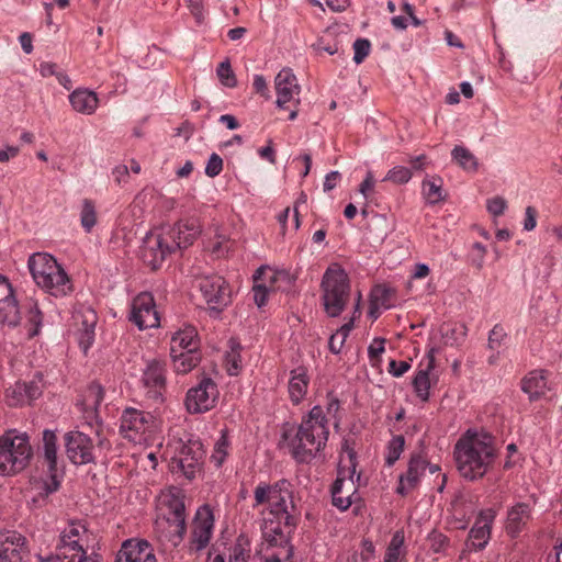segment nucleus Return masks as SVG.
<instances>
[{"label": "nucleus", "mask_w": 562, "mask_h": 562, "mask_svg": "<svg viewBox=\"0 0 562 562\" xmlns=\"http://www.w3.org/2000/svg\"><path fill=\"white\" fill-rule=\"evenodd\" d=\"M252 507L267 505L263 513L262 538L258 551L262 562H285L292 557L289 533L295 527L299 510L294 504L292 485L286 480L274 484L259 483L254 490Z\"/></svg>", "instance_id": "1"}, {"label": "nucleus", "mask_w": 562, "mask_h": 562, "mask_svg": "<svg viewBox=\"0 0 562 562\" xmlns=\"http://www.w3.org/2000/svg\"><path fill=\"white\" fill-rule=\"evenodd\" d=\"M453 458L463 479L477 481L484 477L495 463V439L483 429L470 428L454 443Z\"/></svg>", "instance_id": "2"}, {"label": "nucleus", "mask_w": 562, "mask_h": 562, "mask_svg": "<svg viewBox=\"0 0 562 562\" xmlns=\"http://www.w3.org/2000/svg\"><path fill=\"white\" fill-rule=\"evenodd\" d=\"M201 233L198 220L180 221L173 225L156 227L143 238V263L153 271L165 261L167 255L177 248H187Z\"/></svg>", "instance_id": "3"}, {"label": "nucleus", "mask_w": 562, "mask_h": 562, "mask_svg": "<svg viewBox=\"0 0 562 562\" xmlns=\"http://www.w3.org/2000/svg\"><path fill=\"white\" fill-rule=\"evenodd\" d=\"M328 436V422L324 409L316 405L302 418L296 430L292 428L283 431L282 442L297 462L305 463L325 448Z\"/></svg>", "instance_id": "4"}, {"label": "nucleus", "mask_w": 562, "mask_h": 562, "mask_svg": "<svg viewBox=\"0 0 562 562\" xmlns=\"http://www.w3.org/2000/svg\"><path fill=\"white\" fill-rule=\"evenodd\" d=\"M186 494L176 486L157 497L155 530L161 539L178 546L187 532Z\"/></svg>", "instance_id": "5"}, {"label": "nucleus", "mask_w": 562, "mask_h": 562, "mask_svg": "<svg viewBox=\"0 0 562 562\" xmlns=\"http://www.w3.org/2000/svg\"><path fill=\"white\" fill-rule=\"evenodd\" d=\"M29 268L36 284L54 296L71 292L72 284L65 270L48 254H34L29 259Z\"/></svg>", "instance_id": "6"}, {"label": "nucleus", "mask_w": 562, "mask_h": 562, "mask_svg": "<svg viewBox=\"0 0 562 562\" xmlns=\"http://www.w3.org/2000/svg\"><path fill=\"white\" fill-rule=\"evenodd\" d=\"M322 301L329 317L339 316L350 297V281L347 272L338 263L330 265L322 279Z\"/></svg>", "instance_id": "7"}, {"label": "nucleus", "mask_w": 562, "mask_h": 562, "mask_svg": "<svg viewBox=\"0 0 562 562\" xmlns=\"http://www.w3.org/2000/svg\"><path fill=\"white\" fill-rule=\"evenodd\" d=\"M33 451L26 434L15 429L5 431L0 437V474L12 475L24 470Z\"/></svg>", "instance_id": "8"}, {"label": "nucleus", "mask_w": 562, "mask_h": 562, "mask_svg": "<svg viewBox=\"0 0 562 562\" xmlns=\"http://www.w3.org/2000/svg\"><path fill=\"white\" fill-rule=\"evenodd\" d=\"M88 529L79 520L70 521L60 532V541L56 547V559L68 562H87Z\"/></svg>", "instance_id": "9"}, {"label": "nucleus", "mask_w": 562, "mask_h": 562, "mask_svg": "<svg viewBox=\"0 0 562 562\" xmlns=\"http://www.w3.org/2000/svg\"><path fill=\"white\" fill-rule=\"evenodd\" d=\"M204 450L198 439L180 440L171 459V469L186 479L193 480L202 471Z\"/></svg>", "instance_id": "10"}, {"label": "nucleus", "mask_w": 562, "mask_h": 562, "mask_svg": "<svg viewBox=\"0 0 562 562\" xmlns=\"http://www.w3.org/2000/svg\"><path fill=\"white\" fill-rule=\"evenodd\" d=\"M196 282L210 311L217 314L232 302V290L223 277L203 276Z\"/></svg>", "instance_id": "11"}, {"label": "nucleus", "mask_w": 562, "mask_h": 562, "mask_svg": "<svg viewBox=\"0 0 562 562\" xmlns=\"http://www.w3.org/2000/svg\"><path fill=\"white\" fill-rule=\"evenodd\" d=\"M215 517L209 504L200 506L193 517L189 541L190 552L198 553L205 550L213 536Z\"/></svg>", "instance_id": "12"}, {"label": "nucleus", "mask_w": 562, "mask_h": 562, "mask_svg": "<svg viewBox=\"0 0 562 562\" xmlns=\"http://www.w3.org/2000/svg\"><path fill=\"white\" fill-rule=\"evenodd\" d=\"M350 467L347 471L339 470L331 486V503L340 512L347 510L357 499V484L353 480L356 463L352 452H349Z\"/></svg>", "instance_id": "13"}, {"label": "nucleus", "mask_w": 562, "mask_h": 562, "mask_svg": "<svg viewBox=\"0 0 562 562\" xmlns=\"http://www.w3.org/2000/svg\"><path fill=\"white\" fill-rule=\"evenodd\" d=\"M220 392L211 378H203L198 385L188 390L184 405L190 414H202L213 409Z\"/></svg>", "instance_id": "14"}, {"label": "nucleus", "mask_w": 562, "mask_h": 562, "mask_svg": "<svg viewBox=\"0 0 562 562\" xmlns=\"http://www.w3.org/2000/svg\"><path fill=\"white\" fill-rule=\"evenodd\" d=\"M166 363L159 359L147 362L143 371V387L146 390V397L154 404L164 402L166 392Z\"/></svg>", "instance_id": "15"}, {"label": "nucleus", "mask_w": 562, "mask_h": 562, "mask_svg": "<svg viewBox=\"0 0 562 562\" xmlns=\"http://www.w3.org/2000/svg\"><path fill=\"white\" fill-rule=\"evenodd\" d=\"M276 105L278 109H290L289 103L301 104V86L289 67L282 68L274 77Z\"/></svg>", "instance_id": "16"}, {"label": "nucleus", "mask_w": 562, "mask_h": 562, "mask_svg": "<svg viewBox=\"0 0 562 562\" xmlns=\"http://www.w3.org/2000/svg\"><path fill=\"white\" fill-rule=\"evenodd\" d=\"M436 367V349L430 348L425 358L418 364L412 381L417 398L426 403L430 398V389L437 384L438 378L432 373Z\"/></svg>", "instance_id": "17"}, {"label": "nucleus", "mask_w": 562, "mask_h": 562, "mask_svg": "<svg viewBox=\"0 0 562 562\" xmlns=\"http://www.w3.org/2000/svg\"><path fill=\"white\" fill-rule=\"evenodd\" d=\"M30 558L26 538L15 530L0 531V561L21 562Z\"/></svg>", "instance_id": "18"}, {"label": "nucleus", "mask_w": 562, "mask_h": 562, "mask_svg": "<svg viewBox=\"0 0 562 562\" xmlns=\"http://www.w3.org/2000/svg\"><path fill=\"white\" fill-rule=\"evenodd\" d=\"M66 453L75 464H88L94 461L92 440L81 431L65 435Z\"/></svg>", "instance_id": "19"}, {"label": "nucleus", "mask_w": 562, "mask_h": 562, "mask_svg": "<svg viewBox=\"0 0 562 562\" xmlns=\"http://www.w3.org/2000/svg\"><path fill=\"white\" fill-rule=\"evenodd\" d=\"M285 274L280 271H276L270 267H260L255 276V284L252 286L254 301L258 307L263 306L267 303L268 295L271 291L276 290L274 283Z\"/></svg>", "instance_id": "20"}, {"label": "nucleus", "mask_w": 562, "mask_h": 562, "mask_svg": "<svg viewBox=\"0 0 562 562\" xmlns=\"http://www.w3.org/2000/svg\"><path fill=\"white\" fill-rule=\"evenodd\" d=\"M494 518L495 513L492 509L484 510L480 514L465 542L468 551H477L487 544Z\"/></svg>", "instance_id": "21"}, {"label": "nucleus", "mask_w": 562, "mask_h": 562, "mask_svg": "<svg viewBox=\"0 0 562 562\" xmlns=\"http://www.w3.org/2000/svg\"><path fill=\"white\" fill-rule=\"evenodd\" d=\"M42 394L41 386L36 381H18L10 385L4 393V401L11 407L30 404Z\"/></svg>", "instance_id": "22"}, {"label": "nucleus", "mask_w": 562, "mask_h": 562, "mask_svg": "<svg viewBox=\"0 0 562 562\" xmlns=\"http://www.w3.org/2000/svg\"><path fill=\"white\" fill-rule=\"evenodd\" d=\"M19 319V308L12 286L7 278L0 276V323L16 325Z\"/></svg>", "instance_id": "23"}, {"label": "nucleus", "mask_w": 562, "mask_h": 562, "mask_svg": "<svg viewBox=\"0 0 562 562\" xmlns=\"http://www.w3.org/2000/svg\"><path fill=\"white\" fill-rule=\"evenodd\" d=\"M428 467L429 463L425 458L419 454L413 456L408 462L407 471L400 476L397 492L406 495L416 488Z\"/></svg>", "instance_id": "24"}, {"label": "nucleus", "mask_w": 562, "mask_h": 562, "mask_svg": "<svg viewBox=\"0 0 562 562\" xmlns=\"http://www.w3.org/2000/svg\"><path fill=\"white\" fill-rule=\"evenodd\" d=\"M521 390L528 395L530 401H537L544 396L550 390L548 385V373L544 370L530 371L521 380Z\"/></svg>", "instance_id": "25"}, {"label": "nucleus", "mask_w": 562, "mask_h": 562, "mask_svg": "<svg viewBox=\"0 0 562 562\" xmlns=\"http://www.w3.org/2000/svg\"><path fill=\"white\" fill-rule=\"evenodd\" d=\"M310 376L305 367H297L290 371L288 392L290 401L297 405L307 394Z\"/></svg>", "instance_id": "26"}, {"label": "nucleus", "mask_w": 562, "mask_h": 562, "mask_svg": "<svg viewBox=\"0 0 562 562\" xmlns=\"http://www.w3.org/2000/svg\"><path fill=\"white\" fill-rule=\"evenodd\" d=\"M531 517L530 506L526 503H518L507 513L506 532L512 537H517L527 526Z\"/></svg>", "instance_id": "27"}, {"label": "nucleus", "mask_w": 562, "mask_h": 562, "mask_svg": "<svg viewBox=\"0 0 562 562\" xmlns=\"http://www.w3.org/2000/svg\"><path fill=\"white\" fill-rule=\"evenodd\" d=\"M205 240V249L215 258L225 257L232 248V240L227 234L221 232L218 226L209 228Z\"/></svg>", "instance_id": "28"}, {"label": "nucleus", "mask_w": 562, "mask_h": 562, "mask_svg": "<svg viewBox=\"0 0 562 562\" xmlns=\"http://www.w3.org/2000/svg\"><path fill=\"white\" fill-rule=\"evenodd\" d=\"M199 349L198 330L194 326L187 325L179 329L171 339V352Z\"/></svg>", "instance_id": "29"}, {"label": "nucleus", "mask_w": 562, "mask_h": 562, "mask_svg": "<svg viewBox=\"0 0 562 562\" xmlns=\"http://www.w3.org/2000/svg\"><path fill=\"white\" fill-rule=\"evenodd\" d=\"M75 111L82 114H92L98 108L99 99L95 92L88 89H77L69 95Z\"/></svg>", "instance_id": "30"}, {"label": "nucleus", "mask_w": 562, "mask_h": 562, "mask_svg": "<svg viewBox=\"0 0 562 562\" xmlns=\"http://www.w3.org/2000/svg\"><path fill=\"white\" fill-rule=\"evenodd\" d=\"M360 301H361V294L358 295V300L355 305V310H353L352 317L350 318V321L347 322L346 324H344L339 329H337V331L335 334H333L329 338L328 347H329V350L335 355H338L341 351L349 333L353 328L355 319L359 318L361 315Z\"/></svg>", "instance_id": "31"}, {"label": "nucleus", "mask_w": 562, "mask_h": 562, "mask_svg": "<svg viewBox=\"0 0 562 562\" xmlns=\"http://www.w3.org/2000/svg\"><path fill=\"white\" fill-rule=\"evenodd\" d=\"M43 446L44 457L48 463V470L50 473H54L57 467V437L54 431L48 429H45L43 431ZM52 477L53 487H49V492H54L58 488V482L55 480V475L52 474Z\"/></svg>", "instance_id": "32"}, {"label": "nucleus", "mask_w": 562, "mask_h": 562, "mask_svg": "<svg viewBox=\"0 0 562 562\" xmlns=\"http://www.w3.org/2000/svg\"><path fill=\"white\" fill-rule=\"evenodd\" d=\"M140 418L137 409L126 408L121 418L120 431L122 436L130 441L136 442L139 437Z\"/></svg>", "instance_id": "33"}, {"label": "nucleus", "mask_w": 562, "mask_h": 562, "mask_svg": "<svg viewBox=\"0 0 562 562\" xmlns=\"http://www.w3.org/2000/svg\"><path fill=\"white\" fill-rule=\"evenodd\" d=\"M173 369L178 374H187L201 361L199 350L171 352Z\"/></svg>", "instance_id": "34"}, {"label": "nucleus", "mask_w": 562, "mask_h": 562, "mask_svg": "<svg viewBox=\"0 0 562 562\" xmlns=\"http://www.w3.org/2000/svg\"><path fill=\"white\" fill-rule=\"evenodd\" d=\"M160 312L154 302L151 293L143 292V329L160 326Z\"/></svg>", "instance_id": "35"}, {"label": "nucleus", "mask_w": 562, "mask_h": 562, "mask_svg": "<svg viewBox=\"0 0 562 562\" xmlns=\"http://www.w3.org/2000/svg\"><path fill=\"white\" fill-rule=\"evenodd\" d=\"M423 195L429 204H437L445 200L443 182L439 177L425 179L422 183Z\"/></svg>", "instance_id": "36"}, {"label": "nucleus", "mask_w": 562, "mask_h": 562, "mask_svg": "<svg viewBox=\"0 0 562 562\" xmlns=\"http://www.w3.org/2000/svg\"><path fill=\"white\" fill-rule=\"evenodd\" d=\"M229 350L226 351L224 358V364L229 375H238L243 369L240 350L241 346L235 339L228 341Z\"/></svg>", "instance_id": "37"}, {"label": "nucleus", "mask_w": 562, "mask_h": 562, "mask_svg": "<svg viewBox=\"0 0 562 562\" xmlns=\"http://www.w3.org/2000/svg\"><path fill=\"white\" fill-rule=\"evenodd\" d=\"M405 535L403 530H397L386 548L384 562H397L405 558Z\"/></svg>", "instance_id": "38"}, {"label": "nucleus", "mask_w": 562, "mask_h": 562, "mask_svg": "<svg viewBox=\"0 0 562 562\" xmlns=\"http://www.w3.org/2000/svg\"><path fill=\"white\" fill-rule=\"evenodd\" d=\"M228 550V562H247L251 552L249 538L245 535L238 536Z\"/></svg>", "instance_id": "39"}, {"label": "nucleus", "mask_w": 562, "mask_h": 562, "mask_svg": "<svg viewBox=\"0 0 562 562\" xmlns=\"http://www.w3.org/2000/svg\"><path fill=\"white\" fill-rule=\"evenodd\" d=\"M453 160L465 171L475 172L479 167L475 156L463 146H454L451 151Z\"/></svg>", "instance_id": "40"}, {"label": "nucleus", "mask_w": 562, "mask_h": 562, "mask_svg": "<svg viewBox=\"0 0 562 562\" xmlns=\"http://www.w3.org/2000/svg\"><path fill=\"white\" fill-rule=\"evenodd\" d=\"M140 559V540L128 539L122 544L115 562H138Z\"/></svg>", "instance_id": "41"}, {"label": "nucleus", "mask_w": 562, "mask_h": 562, "mask_svg": "<svg viewBox=\"0 0 562 562\" xmlns=\"http://www.w3.org/2000/svg\"><path fill=\"white\" fill-rule=\"evenodd\" d=\"M394 291L385 285H376L372 289L370 301L374 302L380 306H384V310L393 306Z\"/></svg>", "instance_id": "42"}, {"label": "nucleus", "mask_w": 562, "mask_h": 562, "mask_svg": "<svg viewBox=\"0 0 562 562\" xmlns=\"http://www.w3.org/2000/svg\"><path fill=\"white\" fill-rule=\"evenodd\" d=\"M229 441L227 438V431L223 429L221 436L214 445V449L211 456V460L216 467H221L228 456Z\"/></svg>", "instance_id": "43"}, {"label": "nucleus", "mask_w": 562, "mask_h": 562, "mask_svg": "<svg viewBox=\"0 0 562 562\" xmlns=\"http://www.w3.org/2000/svg\"><path fill=\"white\" fill-rule=\"evenodd\" d=\"M97 211L93 201L85 199L80 212V222L85 231L88 233L91 232L97 224Z\"/></svg>", "instance_id": "44"}, {"label": "nucleus", "mask_w": 562, "mask_h": 562, "mask_svg": "<svg viewBox=\"0 0 562 562\" xmlns=\"http://www.w3.org/2000/svg\"><path fill=\"white\" fill-rule=\"evenodd\" d=\"M405 446V439L402 435L393 437L386 448V463L394 464L401 457Z\"/></svg>", "instance_id": "45"}, {"label": "nucleus", "mask_w": 562, "mask_h": 562, "mask_svg": "<svg viewBox=\"0 0 562 562\" xmlns=\"http://www.w3.org/2000/svg\"><path fill=\"white\" fill-rule=\"evenodd\" d=\"M314 47L317 52H325L329 55H335L339 52L340 43L334 34L327 32L318 38Z\"/></svg>", "instance_id": "46"}, {"label": "nucleus", "mask_w": 562, "mask_h": 562, "mask_svg": "<svg viewBox=\"0 0 562 562\" xmlns=\"http://www.w3.org/2000/svg\"><path fill=\"white\" fill-rule=\"evenodd\" d=\"M42 313L38 310L36 303L31 302L29 304V311L26 314L27 323L30 324L29 337H34L38 334L41 325H42Z\"/></svg>", "instance_id": "47"}, {"label": "nucleus", "mask_w": 562, "mask_h": 562, "mask_svg": "<svg viewBox=\"0 0 562 562\" xmlns=\"http://www.w3.org/2000/svg\"><path fill=\"white\" fill-rule=\"evenodd\" d=\"M103 398H104L103 387L99 383L92 382L86 391L85 401L93 409H97L100 406V404L102 403Z\"/></svg>", "instance_id": "48"}, {"label": "nucleus", "mask_w": 562, "mask_h": 562, "mask_svg": "<svg viewBox=\"0 0 562 562\" xmlns=\"http://www.w3.org/2000/svg\"><path fill=\"white\" fill-rule=\"evenodd\" d=\"M216 74L222 85L228 88L236 87L237 79L228 60L222 61L218 65Z\"/></svg>", "instance_id": "49"}, {"label": "nucleus", "mask_w": 562, "mask_h": 562, "mask_svg": "<svg viewBox=\"0 0 562 562\" xmlns=\"http://www.w3.org/2000/svg\"><path fill=\"white\" fill-rule=\"evenodd\" d=\"M411 179V169L403 166H396L387 171L384 181H391L396 184H404L407 183Z\"/></svg>", "instance_id": "50"}, {"label": "nucleus", "mask_w": 562, "mask_h": 562, "mask_svg": "<svg viewBox=\"0 0 562 562\" xmlns=\"http://www.w3.org/2000/svg\"><path fill=\"white\" fill-rule=\"evenodd\" d=\"M94 321H91L90 324L88 322H83V330L80 334L79 337V345L82 348L85 352L91 347L93 340H94Z\"/></svg>", "instance_id": "51"}, {"label": "nucleus", "mask_w": 562, "mask_h": 562, "mask_svg": "<svg viewBox=\"0 0 562 562\" xmlns=\"http://www.w3.org/2000/svg\"><path fill=\"white\" fill-rule=\"evenodd\" d=\"M371 49L370 41L367 38H358L353 43V60L356 64H361L369 55Z\"/></svg>", "instance_id": "52"}, {"label": "nucleus", "mask_w": 562, "mask_h": 562, "mask_svg": "<svg viewBox=\"0 0 562 562\" xmlns=\"http://www.w3.org/2000/svg\"><path fill=\"white\" fill-rule=\"evenodd\" d=\"M507 337V333L501 325H495L488 335V347L491 349H497L502 346Z\"/></svg>", "instance_id": "53"}, {"label": "nucleus", "mask_w": 562, "mask_h": 562, "mask_svg": "<svg viewBox=\"0 0 562 562\" xmlns=\"http://www.w3.org/2000/svg\"><path fill=\"white\" fill-rule=\"evenodd\" d=\"M223 170V159L217 154H212L205 166L206 176L214 178Z\"/></svg>", "instance_id": "54"}, {"label": "nucleus", "mask_w": 562, "mask_h": 562, "mask_svg": "<svg viewBox=\"0 0 562 562\" xmlns=\"http://www.w3.org/2000/svg\"><path fill=\"white\" fill-rule=\"evenodd\" d=\"M486 206H487V211L492 215L499 216L505 212V210L507 207V203H506L505 199H503L501 196H495L487 201Z\"/></svg>", "instance_id": "55"}, {"label": "nucleus", "mask_w": 562, "mask_h": 562, "mask_svg": "<svg viewBox=\"0 0 562 562\" xmlns=\"http://www.w3.org/2000/svg\"><path fill=\"white\" fill-rule=\"evenodd\" d=\"M148 465L150 470L155 472V475L153 479H147V482L150 484L157 483L162 477V471H158V454L156 451H149L146 456Z\"/></svg>", "instance_id": "56"}, {"label": "nucleus", "mask_w": 562, "mask_h": 562, "mask_svg": "<svg viewBox=\"0 0 562 562\" xmlns=\"http://www.w3.org/2000/svg\"><path fill=\"white\" fill-rule=\"evenodd\" d=\"M385 339L374 338L368 347V355L371 361L379 360L380 356L384 352Z\"/></svg>", "instance_id": "57"}, {"label": "nucleus", "mask_w": 562, "mask_h": 562, "mask_svg": "<svg viewBox=\"0 0 562 562\" xmlns=\"http://www.w3.org/2000/svg\"><path fill=\"white\" fill-rule=\"evenodd\" d=\"M252 87L256 93L260 94L265 99H270L269 87L262 75H255Z\"/></svg>", "instance_id": "58"}, {"label": "nucleus", "mask_w": 562, "mask_h": 562, "mask_svg": "<svg viewBox=\"0 0 562 562\" xmlns=\"http://www.w3.org/2000/svg\"><path fill=\"white\" fill-rule=\"evenodd\" d=\"M409 369L411 363L407 361L391 360L389 363V372L395 378L404 375Z\"/></svg>", "instance_id": "59"}, {"label": "nucleus", "mask_w": 562, "mask_h": 562, "mask_svg": "<svg viewBox=\"0 0 562 562\" xmlns=\"http://www.w3.org/2000/svg\"><path fill=\"white\" fill-rule=\"evenodd\" d=\"M538 212L533 206H527L525 210L524 229L531 232L537 226Z\"/></svg>", "instance_id": "60"}, {"label": "nucleus", "mask_w": 562, "mask_h": 562, "mask_svg": "<svg viewBox=\"0 0 562 562\" xmlns=\"http://www.w3.org/2000/svg\"><path fill=\"white\" fill-rule=\"evenodd\" d=\"M429 546L434 552H439L448 544V539L440 532H432L429 538Z\"/></svg>", "instance_id": "61"}, {"label": "nucleus", "mask_w": 562, "mask_h": 562, "mask_svg": "<svg viewBox=\"0 0 562 562\" xmlns=\"http://www.w3.org/2000/svg\"><path fill=\"white\" fill-rule=\"evenodd\" d=\"M139 295L133 299L128 319L140 328V305L138 304Z\"/></svg>", "instance_id": "62"}, {"label": "nucleus", "mask_w": 562, "mask_h": 562, "mask_svg": "<svg viewBox=\"0 0 562 562\" xmlns=\"http://www.w3.org/2000/svg\"><path fill=\"white\" fill-rule=\"evenodd\" d=\"M375 558L374 546L370 540H362L361 542V559L363 561L373 560Z\"/></svg>", "instance_id": "63"}, {"label": "nucleus", "mask_w": 562, "mask_h": 562, "mask_svg": "<svg viewBox=\"0 0 562 562\" xmlns=\"http://www.w3.org/2000/svg\"><path fill=\"white\" fill-rule=\"evenodd\" d=\"M374 177L371 171L367 172L366 179L361 182L359 187V192L367 198L369 192H371L374 188Z\"/></svg>", "instance_id": "64"}]
</instances>
